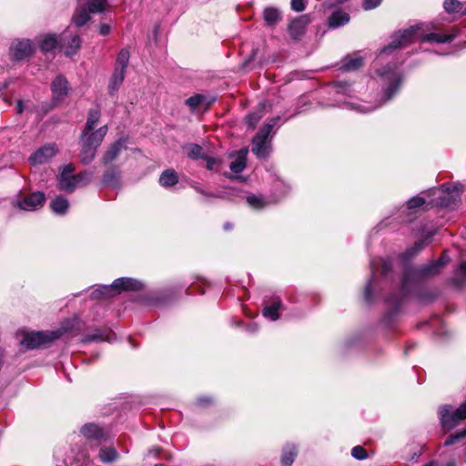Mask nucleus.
I'll return each mask as SVG.
<instances>
[{
    "mask_svg": "<svg viewBox=\"0 0 466 466\" xmlns=\"http://www.w3.org/2000/svg\"><path fill=\"white\" fill-rule=\"evenodd\" d=\"M425 25H415L410 28L392 35L391 42L384 47L379 54L377 64L383 61L388 56L398 49L409 46L411 43L421 42H436V43H449L455 38V34L443 35L439 33L426 34L424 29Z\"/></svg>",
    "mask_w": 466,
    "mask_h": 466,
    "instance_id": "1",
    "label": "nucleus"
},
{
    "mask_svg": "<svg viewBox=\"0 0 466 466\" xmlns=\"http://www.w3.org/2000/svg\"><path fill=\"white\" fill-rule=\"evenodd\" d=\"M377 76L380 78V80L387 86L383 88V99L382 102L377 105H369L366 106L364 104H356L352 102H346V105L349 108L354 109L359 113H368L375 110L380 107L382 104L390 100L395 93L400 89V85L402 83V77L397 72L396 66L389 64L387 66L382 69L377 70Z\"/></svg>",
    "mask_w": 466,
    "mask_h": 466,
    "instance_id": "2",
    "label": "nucleus"
},
{
    "mask_svg": "<svg viewBox=\"0 0 466 466\" xmlns=\"http://www.w3.org/2000/svg\"><path fill=\"white\" fill-rule=\"evenodd\" d=\"M100 116L101 114L98 109H90L88 111L86 122L80 137L81 144L95 147L96 148H98L101 145L108 128L107 126L105 125L95 129L99 122Z\"/></svg>",
    "mask_w": 466,
    "mask_h": 466,
    "instance_id": "3",
    "label": "nucleus"
},
{
    "mask_svg": "<svg viewBox=\"0 0 466 466\" xmlns=\"http://www.w3.org/2000/svg\"><path fill=\"white\" fill-rule=\"evenodd\" d=\"M75 170L76 167L74 164H68L64 167L60 172V190L73 192L76 187H85L92 181L94 171L85 170L75 175Z\"/></svg>",
    "mask_w": 466,
    "mask_h": 466,
    "instance_id": "4",
    "label": "nucleus"
},
{
    "mask_svg": "<svg viewBox=\"0 0 466 466\" xmlns=\"http://www.w3.org/2000/svg\"><path fill=\"white\" fill-rule=\"evenodd\" d=\"M16 338L26 350L44 347L58 338V331H31L25 329L17 330Z\"/></svg>",
    "mask_w": 466,
    "mask_h": 466,
    "instance_id": "5",
    "label": "nucleus"
},
{
    "mask_svg": "<svg viewBox=\"0 0 466 466\" xmlns=\"http://www.w3.org/2000/svg\"><path fill=\"white\" fill-rule=\"evenodd\" d=\"M278 119L279 117L273 118L265 124L252 140L251 150L258 158H267L270 154L272 137L270 133Z\"/></svg>",
    "mask_w": 466,
    "mask_h": 466,
    "instance_id": "6",
    "label": "nucleus"
},
{
    "mask_svg": "<svg viewBox=\"0 0 466 466\" xmlns=\"http://www.w3.org/2000/svg\"><path fill=\"white\" fill-rule=\"evenodd\" d=\"M142 284L130 278L116 279L111 285L103 286L93 292V297L99 299L109 298L120 293L122 290H137L141 289Z\"/></svg>",
    "mask_w": 466,
    "mask_h": 466,
    "instance_id": "7",
    "label": "nucleus"
},
{
    "mask_svg": "<svg viewBox=\"0 0 466 466\" xmlns=\"http://www.w3.org/2000/svg\"><path fill=\"white\" fill-rule=\"evenodd\" d=\"M439 414L442 426L451 430L466 419V401L456 410H452L450 405L442 406L439 410Z\"/></svg>",
    "mask_w": 466,
    "mask_h": 466,
    "instance_id": "8",
    "label": "nucleus"
},
{
    "mask_svg": "<svg viewBox=\"0 0 466 466\" xmlns=\"http://www.w3.org/2000/svg\"><path fill=\"white\" fill-rule=\"evenodd\" d=\"M461 189L462 187L460 184L451 186L443 185L438 189L439 197L434 204L444 208H451L460 198Z\"/></svg>",
    "mask_w": 466,
    "mask_h": 466,
    "instance_id": "9",
    "label": "nucleus"
},
{
    "mask_svg": "<svg viewBox=\"0 0 466 466\" xmlns=\"http://www.w3.org/2000/svg\"><path fill=\"white\" fill-rule=\"evenodd\" d=\"M35 50V46L29 39H16L10 46V56L13 60L20 61L29 57Z\"/></svg>",
    "mask_w": 466,
    "mask_h": 466,
    "instance_id": "10",
    "label": "nucleus"
},
{
    "mask_svg": "<svg viewBox=\"0 0 466 466\" xmlns=\"http://www.w3.org/2000/svg\"><path fill=\"white\" fill-rule=\"evenodd\" d=\"M81 46V39L78 35L64 32L60 37V53L71 56L77 53Z\"/></svg>",
    "mask_w": 466,
    "mask_h": 466,
    "instance_id": "11",
    "label": "nucleus"
},
{
    "mask_svg": "<svg viewBox=\"0 0 466 466\" xmlns=\"http://www.w3.org/2000/svg\"><path fill=\"white\" fill-rule=\"evenodd\" d=\"M45 202V195L40 191L33 192L21 198L17 205L25 211H34L41 208Z\"/></svg>",
    "mask_w": 466,
    "mask_h": 466,
    "instance_id": "12",
    "label": "nucleus"
},
{
    "mask_svg": "<svg viewBox=\"0 0 466 466\" xmlns=\"http://www.w3.org/2000/svg\"><path fill=\"white\" fill-rule=\"evenodd\" d=\"M56 153L55 145L44 146L29 157V161L32 165H41L52 158Z\"/></svg>",
    "mask_w": 466,
    "mask_h": 466,
    "instance_id": "13",
    "label": "nucleus"
},
{
    "mask_svg": "<svg viewBox=\"0 0 466 466\" xmlns=\"http://www.w3.org/2000/svg\"><path fill=\"white\" fill-rule=\"evenodd\" d=\"M309 22V18L306 15H302L292 20L289 25V33L290 36L296 40L299 39L304 35Z\"/></svg>",
    "mask_w": 466,
    "mask_h": 466,
    "instance_id": "14",
    "label": "nucleus"
},
{
    "mask_svg": "<svg viewBox=\"0 0 466 466\" xmlns=\"http://www.w3.org/2000/svg\"><path fill=\"white\" fill-rule=\"evenodd\" d=\"M449 261V258L443 254L438 260L430 264L423 265L419 269V274L423 277L433 276L437 274Z\"/></svg>",
    "mask_w": 466,
    "mask_h": 466,
    "instance_id": "15",
    "label": "nucleus"
},
{
    "mask_svg": "<svg viewBox=\"0 0 466 466\" xmlns=\"http://www.w3.org/2000/svg\"><path fill=\"white\" fill-rule=\"evenodd\" d=\"M115 339V333L108 329H96L93 333L88 334L85 337L84 341L85 342H92V341H111Z\"/></svg>",
    "mask_w": 466,
    "mask_h": 466,
    "instance_id": "16",
    "label": "nucleus"
},
{
    "mask_svg": "<svg viewBox=\"0 0 466 466\" xmlns=\"http://www.w3.org/2000/svg\"><path fill=\"white\" fill-rule=\"evenodd\" d=\"M81 433L88 440L98 441L104 438V431L95 423H86L81 429Z\"/></svg>",
    "mask_w": 466,
    "mask_h": 466,
    "instance_id": "17",
    "label": "nucleus"
},
{
    "mask_svg": "<svg viewBox=\"0 0 466 466\" xmlns=\"http://www.w3.org/2000/svg\"><path fill=\"white\" fill-rule=\"evenodd\" d=\"M125 148L124 141L117 140L113 143L110 147L105 152L102 157V162L104 165H107L114 161Z\"/></svg>",
    "mask_w": 466,
    "mask_h": 466,
    "instance_id": "18",
    "label": "nucleus"
},
{
    "mask_svg": "<svg viewBox=\"0 0 466 466\" xmlns=\"http://www.w3.org/2000/svg\"><path fill=\"white\" fill-rule=\"evenodd\" d=\"M350 22V15L340 9L334 11L329 17V26L338 28Z\"/></svg>",
    "mask_w": 466,
    "mask_h": 466,
    "instance_id": "19",
    "label": "nucleus"
},
{
    "mask_svg": "<svg viewBox=\"0 0 466 466\" xmlns=\"http://www.w3.org/2000/svg\"><path fill=\"white\" fill-rule=\"evenodd\" d=\"M90 14L91 13L89 12L87 6L78 5L72 17L73 22L76 26H83L89 21Z\"/></svg>",
    "mask_w": 466,
    "mask_h": 466,
    "instance_id": "20",
    "label": "nucleus"
},
{
    "mask_svg": "<svg viewBox=\"0 0 466 466\" xmlns=\"http://www.w3.org/2000/svg\"><path fill=\"white\" fill-rule=\"evenodd\" d=\"M263 18L268 26L275 25L281 18V12L274 6H268L263 11Z\"/></svg>",
    "mask_w": 466,
    "mask_h": 466,
    "instance_id": "21",
    "label": "nucleus"
},
{
    "mask_svg": "<svg viewBox=\"0 0 466 466\" xmlns=\"http://www.w3.org/2000/svg\"><path fill=\"white\" fill-rule=\"evenodd\" d=\"M125 76L126 73L114 69L108 83V93L110 95H114L116 92H117L124 82Z\"/></svg>",
    "mask_w": 466,
    "mask_h": 466,
    "instance_id": "22",
    "label": "nucleus"
},
{
    "mask_svg": "<svg viewBox=\"0 0 466 466\" xmlns=\"http://www.w3.org/2000/svg\"><path fill=\"white\" fill-rule=\"evenodd\" d=\"M130 53L127 48H122L116 59L115 70L126 73L129 64Z\"/></svg>",
    "mask_w": 466,
    "mask_h": 466,
    "instance_id": "23",
    "label": "nucleus"
},
{
    "mask_svg": "<svg viewBox=\"0 0 466 466\" xmlns=\"http://www.w3.org/2000/svg\"><path fill=\"white\" fill-rule=\"evenodd\" d=\"M247 150H240L236 158L230 163L229 168L234 173H240L246 167Z\"/></svg>",
    "mask_w": 466,
    "mask_h": 466,
    "instance_id": "24",
    "label": "nucleus"
},
{
    "mask_svg": "<svg viewBox=\"0 0 466 466\" xmlns=\"http://www.w3.org/2000/svg\"><path fill=\"white\" fill-rule=\"evenodd\" d=\"M120 182V171L116 168L107 169L103 176V183L106 186L118 187Z\"/></svg>",
    "mask_w": 466,
    "mask_h": 466,
    "instance_id": "25",
    "label": "nucleus"
},
{
    "mask_svg": "<svg viewBox=\"0 0 466 466\" xmlns=\"http://www.w3.org/2000/svg\"><path fill=\"white\" fill-rule=\"evenodd\" d=\"M177 182V175L173 169H167L160 175L159 183L164 187H172Z\"/></svg>",
    "mask_w": 466,
    "mask_h": 466,
    "instance_id": "26",
    "label": "nucleus"
},
{
    "mask_svg": "<svg viewBox=\"0 0 466 466\" xmlns=\"http://www.w3.org/2000/svg\"><path fill=\"white\" fill-rule=\"evenodd\" d=\"M81 147L80 160L84 165H88L94 160L97 148L86 144H81Z\"/></svg>",
    "mask_w": 466,
    "mask_h": 466,
    "instance_id": "27",
    "label": "nucleus"
},
{
    "mask_svg": "<svg viewBox=\"0 0 466 466\" xmlns=\"http://www.w3.org/2000/svg\"><path fill=\"white\" fill-rule=\"evenodd\" d=\"M466 280V261L462 262L456 270L455 276L451 279L452 284L458 288L462 289Z\"/></svg>",
    "mask_w": 466,
    "mask_h": 466,
    "instance_id": "28",
    "label": "nucleus"
},
{
    "mask_svg": "<svg viewBox=\"0 0 466 466\" xmlns=\"http://www.w3.org/2000/svg\"><path fill=\"white\" fill-rule=\"evenodd\" d=\"M363 65L362 57L359 56L346 57L341 66V69L345 71H352L360 68Z\"/></svg>",
    "mask_w": 466,
    "mask_h": 466,
    "instance_id": "29",
    "label": "nucleus"
},
{
    "mask_svg": "<svg viewBox=\"0 0 466 466\" xmlns=\"http://www.w3.org/2000/svg\"><path fill=\"white\" fill-rule=\"evenodd\" d=\"M297 456V448L293 444H288L283 450L281 458L282 464L284 466H289L294 461Z\"/></svg>",
    "mask_w": 466,
    "mask_h": 466,
    "instance_id": "30",
    "label": "nucleus"
},
{
    "mask_svg": "<svg viewBox=\"0 0 466 466\" xmlns=\"http://www.w3.org/2000/svg\"><path fill=\"white\" fill-rule=\"evenodd\" d=\"M281 305L280 300H276L271 305L266 306L263 309V316L271 320H277L279 318V309Z\"/></svg>",
    "mask_w": 466,
    "mask_h": 466,
    "instance_id": "31",
    "label": "nucleus"
},
{
    "mask_svg": "<svg viewBox=\"0 0 466 466\" xmlns=\"http://www.w3.org/2000/svg\"><path fill=\"white\" fill-rule=\"evenodd\" d=\"M57 43L58 41L56 34H47L42 39L40 48L42 51L48 52L55 49Z\"/></svg>",
    "mask_w": 466,
    "mask_h": 466,
    "instance_id": "32",
    "label": "nucleus"
},
{
    "mask_svg": "<svg viewBox=\"0 0 466 466\" xmlns=\"http://www.w3.org/2000/svg\"><path fill=\"white\" fill-rule=\"evenodd\" d=\"M117 456V451L112 447H104L99 451V458L104 463H110L114 461Z\"/></svg>",
    "mask_w": 466,
    "mask_h": 466,
    "instance_id": "33",
    "label": "nucleus"
},
{
    "mask_svg": "<svg viewBox=\"0 0 466 466\" xmlns=\"http://www.w3.org/2000/svg\"><path fill=\"white\" fill-rule=\"evenodd\" d=\"M443 7L447 13H461L464 10L463 4L458 0H445Z\"/></svg>",
    "mask_w": 466,
    "mask_h": 466,
    "instance_id": "34",
    "label": "nucleus"
},
{
    "mask_svg": "<svg viewBox=\"0 0 466 466\" xmlns=\"http://www.w3.org/2000/svg\"><path fill=\"white\" fill-rule=\"evenodd\" d=\"M187 157L191 159H198L204 157L203 148L197 144H189L187 147Z\"/></svg>",
    "mask_w": 466,
    "mask_h": 466,
    "instance_id": "35",
    "label": "nucleus"
},
{
    "mask_svg": "<svg viewBox=\"0 0 466 466\" xmlns=\"http://www.w3.org/2000/svg\"><path fill=\"white\" fill-rule=\"evenodd\" d=\"M106 6V0H90L87 8L90 13L96 14L105 11Z\"/></svg>",
    "mask_w": 466,
    "mask_h": 466,
    "instance_id": "36",
    "label": "nucleus"
},
{
    "mask_svg": "<svg viewBox=\"0 0 466 466\" xmlns=\"http://www.w3.org/2000/svg\"><path fill=\"white\" fill-rule=\"evenodd\" d=\"M205 100V96L199 94L194 95L186 100V105L195 111Z\"/></svg>",
    "mask_w": 466,
    "mask_h": 466,
    "instance_id": "37",
    "label": "nucleus"
},
{
    "mask_svg": "<svg viewBox=\"0 0 466 466\" xmlns=\"http://www.w3.org/2000/svg\"><path fill=\"white\" fill-rule=\"evenodd\" d=\"M247 202L254 208H262L267 205L266 201L262 198L254 195L248 196L247 198Z\"/></svg>",
    "mask_w": 466,
    "mask_h": 466,
    "instance_id": "38",
    "label": "nucleus"
},
{
    "mask_svg": "<svg viewBox=\"0 0 466 466\" xmlns=\"http://www.w3.org/2000/svg\"><path fill=\"white\" fill-rule=\"evenodd\" d=\"M425 204V199L420 197H414L410 198L407 202V208L410 210L411 213L414 212V209L420 208Z\"/></svg>",
    "mask_w": 466,
    "mask_h": 466,
    "instance_id": "39",
    "label": "nucleus"
},
{
    "mask_svg": "<svg viewBox=\"0 0 466 466\" xmlns=\"http://www.w3.org/2000/svg\"><path fill=\"white\" fill-rule=\"evenodd\" d=\"M333 87L335 88V92L338 94L347 95L351 91L350 85L347 82H335L333 83Z\"/></svg>",
    "mask_w": 466,
    "mask_h": 466,
    "instance_id": "40",
    "label": "nucleus"
},
{
    "mask_svg": "<svg viewBox=\"0 0 466 466\" xmlns=\"http://www.w3.org/2000/svg\"><path fill=\"white\" fill-rule=\"evenodd\" d=\"M464 437H466V431H462L461 432L451 434L446 439V441H444V445L445 446L452 445Z\"/></svg>",
    "mask_w": 466,
    "mask_h": 466,
    "instance_id": "41",
    "label": "nucleus"
},
{
    "mask_svg": "<svg viewBox=\"0 0 466 466\" xmlns=\"http://www.w3.org/2000/svg\"><path fill=\"white\" fill-rule=\"evenodd\" d=\"M351 455L357 460H364L368 457L366 450L360 445L355 446L351 450Z\"/></svg>",
    "mask_w": 466,
    "mask_h": 466,
    "instance_id": "42",
    "label": "nucleus"
},
{
    "mask_svg": "<svg viewBox=\"0 0 466 466\" xmlns=\"http://www.w3.org/2000/svg\"><path fill=\"white\" fill-rule=\"evenodd\" d=\"M261 117H262L261 112H254V113L249 114L247 116L246 120L249 127H254L256 126V124L260 120Z\"/></svg>",
    "mask_w": 466,
    "mask_h": 466,
    "instance_id": "43",
    "label": "nucleus"
},
{
    "mask_svg": "<svg viewBox=\"0 0 466 466\" xmlns=\"http://www.w3.org/2000/svg\"><path fill=\"white\" fill-rule=\"evenodd\" d=\"M290 6L295 12H302L306 8V0H291Z\"/></svg>",
    "mask_w": 466,
    "mask_h": 466,
    "instance_id": "44",
    "label": "nucleus"
},
{
    "mask_svg": "<svg viewBox=\"0 0 466 466\" xmlns=\"http://www.w3.org/2000/svg\"><path fill=\"white\" fill-rule=\"evenodd\" d=\"M381 1L382 0H363L362 6L365 10H370L380 5Z\"/></svg>",
    "mask_w": 466,
    "mask_h": 466,
    "instance_id": "45",
    "label": "nucleus"
},
{
    "mask_svg": "<svg viewBox=\"0 0 466 466\" xmlns=\"http://www.w3.org/2000/svg\"><path fill=\"white\" fill-rule=\"evenodd\" d=\"M203 158L207 161V167L210 170L215 169L216 166L219 163L218 158L214 157H204Z\"/></svg>",
    "mask_w": 466,
    "mask_h": 466,
    "instance_id": "46",
    "label": "nucleus"
},
{
    "mask_svg": "<svg viewBox=\"0 0 466 466\" xmlns=\"http://www.w3.org/2000/svg\"><path fill=\"white\" fill-rule=\"evenodd\" d=\"M59 86H60V97L62 96V95H67L68 94V91H69V85H68V82L60 76V84H59Z\"/></svg>",
    "mask_w": 466,
    "mask_h": 466,
    "instance_id": "47",
    "label": "nucleus"
},
{
    "mask_svg": "<svg viewBox=\"0 0 466 466\" xmlns=\"http://www.w3.org/2000/svg\"><path fill=\"white\" fill-rule=\"evenodd\" d=\"M426 244L424 241H418L414 244L413 248L409 251L411 255H415L420 252Z\"/></svg>",
    "mask_w": 466,
    "mask_h": 466,
    "instance_id": "48",
    "label": "nucleus"
},
{
    "mask_svg": "<svg viewBox=\"0 0 466 466\" xmlns=\"http://www.w3.org/2000/svg\"><path fill=\"white\" fill-rule=\"evenodd\" d=\"M382 273H387L391 268V263L389 259H380Z\"/></svg>",
    "mask_w": 466,
    "mask_h": 466,
    "instance_id": "49",
    "label": "nucleus"
},
{
    "mask_svg": "<svg viewBox=\"0 0 466 466\" xmlns=\"http://www.w3.org/2000/svg\"><path fill=\"white\" fill-rule=\"evenodd\" d=\"M69 207L68 201L60 197V215L64 214Z\"/></svg>",
    "mask_w": 466,
    "mask_h": 466,
    "instance_id": "50",
    "label": "nucleus"
},
{
    "mask_svg": "<svg viewBox=\"0 0 466 466\" xmlns=\"http://www.w3.org/2000/svg\"><path fill=\"white\" fill-rule=\"evenodd\" d=\"M110 32V26L108 25H100V28H99V33L102 35H108Z\"/></svg>",
    "mask_w": 466,
    "mask_h": 466,
    "instance_id": "51",
    "label": "nucleus"
},
{
    "mask_svg": "<svg viewBox=\"0 0 466 466\" xmlns=\"http://www.w3.org/2000/svg\"><path fill=\"white\" fill-rule=\"evenodd\" d=\"M370 296H371V281H369L365 288V297L368 300H370Z\"/></svg>",
    "mask_w": 466,
    "mask_h": 466,
    "instance_id": "52",
    "label": "nucleus"
},
{
    "mask_svg": "<svg viewBox=\"0 0 466 466\" xmlns=\"http://www.w3.org/2000/svg\"><path fill=\"white\" fill-rule=\"evenodd\" d=\"M51 209L56 214L58 213V198H55V199L52 200V202H51Z\"/></svg>",
    "mask_w": 466,
    "mask_h": 466,
    "instance_id": "53",
    "label": "nucleus"
},
{
    "mask_svg": "<svg viewBox=\"0 0 466 466\" xmlns=\"http://www.w3.org/2000/svg\"><path fill=\"white\" fill-rule=\"evenodd\" d=\"M16 114H21L24 111V103L19 100L15 106Z\"/></svg>",
    "mask_w": 466,
    "mask_h": 466,
    "instance_id": "54",
    "label": "nucleus"
},
{
    "mask_svg": "<svg viewBox=\"0 0 466 466\" xmlns=\"http://www.w3.org/2000/svg\"><path fill=\"white\" fill-rule=\"evenodd\" d=\"M198 404L199 405H205L211 402V400L209 398H200L198 399Z\"/></svg>",
    "mask_w": 466,
    "mask_h": 466,
    "instance_id": "55",
    "label": "nucleus"
},
{
    "mask_svg": "<svg viewBox=\"0 0 466 466\" xmlns=\"http://www.w3.org/2000/svg\"><path fill=\"white\" fill-rule=\"evenodd\" d=\"M257 329H258V328L255 324L248 327V331H250V332H255Z\"/></svg>",
    "mask_w": 466,
    "mask_h": 466,
    "instance_id": "56",
    "label": "nucleus"
},
{
    "mask_svg": "<svg viewBox=\"0 0 466 466\" xmlns=\"http://www.w3.org/2000/svg\"><path fill=\"white\" fill-rule=\"evenodd\" d=\"M196 190L203 195H206V196H211L210 194H208L206 192H204L202 189L198 188V187H195Z\"/></svg>",
    "mask_w": 466,
    "mask_h": 466,
    "instance_id": "57",
    "label": "nucleus"
},
{
    "mask_svg": "<svg viewBox=\"0 0 466 466\" xmlns=\"http://www.w3.org/2000/svg\"><path fill=\"white\" fill-rule=\"evenodd\" d=\"M370 266H371V268H372V270H373V271H375V270H376V263H375V261H374V260H372V261L370 262Z\"/></svg>",
    "mask_w": 466,
    "mask_h": 466,
    "instance_id": "58",
    "label": "nucleus"
},
{
    "mask_svg": "<svg viewBox=\"0 0 466 466\" xmlns=\"http://www.w3.org/2000/svg\"><path fill=\"white\" fill-rule=\"evenodd\" d=\"M231 228H232V226H231V224H230V223H226V224L224 225V228H225V229H230Z\"/></svg>",
    "mask_w": 466,
    "mask_h": 466,
    "instance_id": "59",
    "label": "nucleus"
},
{
    "mask_svg": "<svg viewBox=\"0 0 466 466\" xmlns=\"http://www.w3.org/2000/svg\"><path fill=\"white\" fill-rule=\"evenodd\" d=\"M424 466H438L436 462L434 461H430L429 463H427L426 465Z\"/></svg>",
    "mask_w": 466,
    "mask_h": 466,
    "instance_id": "60",
    "label": "nucleus"
},
{
    "mask_svg": "<svg viewBox=\"0 0 466 466\" xmlns=\"http://www.w3.org/2000/svg\"><path fill=\"white\" fill-rule=\"evenodd\" d=\"M328 5H329V6H332V5H333L332 0H329V2H328Z\"/></svg>",
    "mask_w": 466,
    "mask_h": 466,
    "instance_id": "61",
    "label": "nucleus"
},
{
    "mask_svg": "<svg viewBox=\"0 0 466 466\" xmlns=\"http://www.w3.org/2000/svg\"><path fill=\"white\" fill-rule=\"evenodd\" d=\"M155 466H166V465L163 463H159V464H156Z\"/></svg>",
    "mask_w": 466,
    "mask_h": 466,
    "instance_id": "62",
    "label": "nucleus"
},
{
    "mask_svg": "<svg viewBox=\"0 0 466 466\" xmlns=\"http://www.w3.org/2000/svg\"><path fill=\"white\" fill-rule=\"evenodd\" d=\"M462 15H466V5H465L464 10L462 11Z\"/></svg>",
    "mask_w": 466,
    "mask_h": 466,
    "instance_id": "63",
    "label": "nucleus"
},
{
    "mask_svg": "<svg viewBox=\"0 0 466 466\" xmlns=\"http://www.w3.org/2000/svg\"><path fill=\"white\" fill-rule=\"evenodd\" d=\"M447 466H455V464L454 463H449V464H447Z\"/></svg>",
    "mask_w": 466,
    "mask_h": 466,
    "instance_id": "64",
    "label": "nucleus"
}]
</instances>
